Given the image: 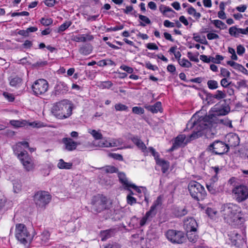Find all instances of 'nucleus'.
I'll use <instances>...</instances> for the list:
<instances>
[{
	"label": "nucleus",
	"mask_w": 248,
	"mask_h": 248,
	"mask_svg": "<svg viewBox=\"0 0 248 248\" xmlns=\"http://www.w3.org/2000/svg\"><path fill=\"white\" fill-rule=\"evenodd\" d=\"M230 111V108L228 106L219 109L215 107L213 108L214 113L211 115L200 117L197 114H194L186 124V128H194V131L190 138L195 139L201 137L203 134L202 131L210 127L214 116L226 115Z\"/></svg>",
	"instance_id": "nucleus-1"
},
{
	"label": "nucleus",
	"mask_w": 248,
	"mask_h": 248,
	"mask_svg": "<svg viewBox=\"0 0 248 248\" xmlns=\"http://www.w3.org/2000/svg\"><path fill=\"white\" fill-rule=\"evenodd\" d=\"M220 212L224 221L229 224H241L245 221L242 209L236 204H224L220 207Z\"/></svg>",
	"instance_id": "nucleus-2"
},
{
	"label": "nucleus",
	"mask_w": 248,
	"mask_h": 248,
	"mask_svg": "<svg viewBox=\"0 0 248 248\" xmlns=\"http://www.w3.org/2000/svg\"><path fill=\"white\" fill-rule=\"evenodd\" d=\"M72 109V104L69 101L63 100L54 104L51 112L56 118L64 119L71 115Z\"/></svg>",
	"instance_id": "nucleus-3"
},
{
	"label": "nucleus",
	"mask_w": 248,
	"mask_h": 248,
	"mask_svg": "<svg viewBox=\"0 0 248 248\" xmlns=\"http://www.w3.org/2000/svg\"><path fill=\"white\" fill-rule=\"evenodd\" d=\"M91 205L92 212L96 214L108 210L111 206V203L108 200L107 197L99 194L93 197Z\"/></svg>",
	"instance_id": "nucleus-4"
},
{
	"label": "nucleus",
	"mask_w": 248,
	"mask_h": 248,
	"mask_svg": "<svg viewBox=\"0 0 248 248\" xmlns=\"http://www.w3.org/2000/svg\"><path fill=\"white\" fill-rule=\"evenodd\" d=\"M188 189L192 197L197 201L203 199L206 195L204 187L196 181H191Z\"/></svg>",
	"instance_id": "nucleus-5"
},
{
	"label": "nucleus",
	"mask_w": 248,
	"mask_h": 248,
	"mask_svg": "<svg viewBox=\"0 0 248 248\" xmlns=\"http://www.w3.org/2000/svg\"><path fill=\"white\" fill-rule=\"evenodd\" d=\"M232 195L236 202H242L248 199V187L244 185H236L232 189Z\"/></svg>",
	"instance_id": "nucleus-6"
},
{
	"label": "nucleus",
	"mask_w": 248,
	"mask_h": 248,
	"mask_svg": "<svg viewBox=\"0 0 248 248\" xmlns=\"http://www.w3.org/2000/svg\"><path fill=\"white\" fill-rule=\"evenodd\" d=\"M16 237L23 244L31 241L32 236L30 233L26 226L23 224H17L16 226Z\"/></svg>",
	"instance_id": "nucleus-7"
},
{
	"label": "nucleus",
	"mask_w": 248,
	"mask_h": 248,
	"mask_svg": "<svg viewBox=\"0 0 248 248\" xmlns=\"http://www.w3.org/2000/svg\"><path fill=\"white\" fill-rule=\"evenodd\" d=\"M207 150L215 155H222L229 151V148L226 143L217 140L208 146Z\"/></svg>",
	"instance_id": "nucleus-8"
},
{
	"label": "nucleus",
	"mask_w": 248,
	"mask_h": 248,
	"mask_svg": "<svg viewBox=\"0 0 248 248\" xmlns=\"http://www.w3.org/2000/svg\"><path fill=\"white\" fill-rule=\"evenodd\" d=\"M49 84L47 80L40 78L35 80L31 86V89L34 95L38 96L44 94L48 89Z\"/></svg>",
	"instance_id": "nucleus-9"
},
{
	"label": "nucleus",
	"mask_w": 248,
	"mask_h": 248,
	"mask_svg": "<svg viewBox=\"0 0 248 248\" xmlns=\"http://www.w3.org/2000/svg\"><path fill=\"white\" fill-rule=\"evenodd\" d=\"M51 196L46 191L37 192L34 196V201L39 207H44L50 201Z\"/></svg>",
	"instance_id": "nucleus-10"
},
{
	"label": "nucleus",
	"mask_w": 248,
	"mask_h": 248,
	"mask_svg": "<svg viewBox=\"0 0 248 248\" xmlns=\"http://www.w3.org/2000/svg\"><path fill=\"white\" fill-rule=\"evenodd\" d=\"M18 159L26 170L30 171L34 169V164L33 160L28 153H25V155H19Z\"/></svg>",
	"instance_id": "nucleus-11"
},
{
	"label": "nucleus",
	"mask_w": 248,
	"mask_h": 248,
	"mask_svg": "<svg viewBox=\"0 0 248 248\" xmlns=\"http://www.w3.org/2000/svg\"><path fill=\"white\" fill-rule=\"evenodd\" d=\"M206 186L209 192L213 195H216L222 190L220 185L217 182V179L215 177L207 182Z\"/></svg>",
	"instance_id": "nucleus-12"
},
{
	"label": "nucleus",
	"mask_w": 248,
	"mask_h": 248,
	"mask_svg": "<svg viewBox=\"0 0 248 248\" xmlns=\"http://www.w3.org/2000/svg\"><path fill=\"white\" fill-rule=\"evenodd\" d=\"M184 226L186 232H197L198 223L193 217H187L184 220Z\"/></svg>",
	"instance_id": "nucleus-13"
},
{
	"label": "nucleus",
	"mask_w": 248,
	"mask_h": 248,
	"mask_svg": "<svg viewBox=\"0 0 248 248\" xmlns=\"http://www.w3.org/2000/svg\"><path fill=\"white\" fill-rule=\"evenodd\" d=\"M229 236L232 244L237 247L242 246L245 242L244 237L236 232H232Z\"/></svg>",
	"instance_id": "nucleus-14"
},
{
	"label": "nucleus",
	"mask_w": 248,
	"mask_h": 248,
	"mask_svg": "<svg viewBox=\"0 0 248 248\" xmlns=\"http://www.w3.org/2000/svg\"><path fill=\"white\" fill-rule=\"evenodd\" d=\"M68 91V87L67 84L63 81H57L54 88L53 94L55 95L63 94Z\"/></svg>",
	"instance_id": "nucleus-15"
},
{
	"label": "nucleus",
	"mask_w": 248,
	"mask_h": 248,
	"mask_svg": "<svg viewBox=\"0 0 248 248\" xmlns=\"http://www.w3.org/2000/svg\"><path fill=\"white\" fill-rule=\"evenodd\" d=\"M227 140V143L229 149L230 147H235L238 146L240 143V139L238 136L234 133H230L226 137Z\"/></svg>",
	"instance_id": "nucleus-16"
},
{
	"label": "nucleus",
	"mask_w": 248,
	"mask_h": 248,
	"mask_svg": "<svg viewBox=\"0 0 248 248\" xmlns=\"http://www.w3.org/2000/svg\"><path fill=\"white\" fill-rule=\"evenodd\" d=\"M62 142L64 144V149L70 152L76 150L78 145V142L70 138H63L62 139Z\"/></svg>",
	"instance_id": "nucleus-17"
},
{
	"label": "nucleus",
	"mask_w": 248,
	"mask_h": 248,
	"mask_svg": "<svg viewBox=\"0 0 248 248\" xmlns=\"http://www.w3.org/2000/svg\"><path fill=\"white\" fill-rule=\"evenodd\" d=\"M186 136L185 135H179L174 140L173 145L171 146V151L179 148L184 147L186 144L185 141Z\"/></svg>",
	"instance_id": "nucleus-18"
},
{
	"label": "nucleus",
	"mask_w": 248,
	"mask_h": 248,
	"mask_svg": "<svg viewBox=\"0 0 248 248\" xmlns=\"http://www.w3.org/2000/svg\"><path fill=\"white\" fill-rule=\"evenodd\" d=\"M185 240L184 234L182 232L171 230V242L181 244Z\"/></svg>",
	"instance_id": "nucleus-19"
},
{
	"label": "nucleus",
	"mask_w": 248,
	"mask_h": 248,
	"mask_svg": "<svg viewBox=\"0 0 248 248\" xmlns=\"http://www.w3.org/2000/svg\"><path fill=\"white\" fill-rule=\"evenodd\" d=\"M157 210L154 209V207H150L149 211L146 213L145 216H144L140 220V224L141 226L144 225L146 222L148 220H151L154 217L157 213Z\"/></svg>",
	"instance_id": "nucleus-20"
},
{
	"label": "nucleus",
	"mask_w": 248,
	"mask_h": 248,
	"mask_svg": "<svg viewBox=\"0 0 248 248\" xmlns=\"http://www.w3.org/2000/svg\"><path fill=\"white\" fill-rule=\"evenodd\" d=\"M229 34L235 37H238L240 34H247V31L246 28L245 29L237 28L236 26H232L230 28L229 30Z\"/></svg>",
	"instance_id": "nucleus-21"
},
{
	"label": "nucleus",
	"mask_w": 248,
	"mask_h": 248,
	"mask_svg": "<svg viewBox=\"0 0 248 248\" xmlns=\"http://www.w3.org/2000/svg\"><path fill=\"white\" fill-rule=\"evenodd\" d=\"M131 140L143 153L147 152V147L145 144L138 136L131 137Z\"/></svg>",
	"instance_id": "nucleus-22"
},
{
	"label": "nucleus",
	"mask_w": 248,
	"mask_h": 248,
	"mask_svg": "<svg viewBox=\"0 0 248 248\" xmlns=\"http://www.w3.org/2000/svg\"><path fill=\"white\" fill-rule=\"evenodd\" d=\"M9 81L11 86L18 88L22 85L23 79L18 76H11L9 78Z\"/></svg>",
	"instance_id": "nucleus-23"
},
{
	"label": "nucleus",
	"mask_w": 248,
	"mask_h": 248,
	"mask_svg": "<svg viewBox=\"0 0 248 248\" xmlns=\"http://www.w3.org/2000/svg\"><path fill=\"white\" fill-rule=\"evenodd\" d=\"M13 150L15 155L19 158V156L20 155H25V153H28L26 151H25L22 147L21 143L19 142L13 146Z\"/></svg>",
	"instance_id": "nucleus-24"
},
{
	"label": "nucleus",
	"mask_w": 248,
	"mask_h": 248,
	"mask_svg": "<svg viewBox=\"0 0 248 248\" xmlns=\"http://www.w3.org/2000/svg\"><path fill=\"white\" fill-rule=\"evenodd\" d=\"M144 108L153 113H156L161 108V103L160 102H157L154 105H145Z\"/></svg>",
	"instance_id": "nucleus-25"
},
{
	"label": "nucleus",
	"mask_w": 248,
	"mask_h": 248,
	"mask_svg": "<svg viewBox=\"0 0 248 248\" xmlns=\"http://www.w3.org/2000/svg\"><path fill=\"white\" fill-rule=\"evenodd\" d=\"M188 213L186 208L176 207L173 209L172 214L175 217H181L186 215Z\"/></svg>",
	"instance_id": "nucleus-26"
},
{
	"label": "nucleus",
	"mask_w": 248,
	"mask_h": 248,
	"mask_svg": "<svg viewBox=\"0 0 248 248\" xmlns=\"http://www.w3.org/2000/svg\"><path fill=\"white\" fill-rule=\"evenodd\" d=\"M93 46L90 44L82 45L79 48V52L83 55H88L92 53Z\"/></svg>",
	"instance_id": "nucleus-27"
},
{
	"label": "nucleus",
	"mask_w": 248,
	"mask_h": 248,
	"mask_svg": "<svg viewBox=\"0 0 248 248\" xmlns=\"http://www.w3.org/2000/svg\"><path fill=\"white\" fill-rule=\"evenodd\" d=\"M156 164L161 167V170L163 173H166L170 167V163L163 159H158L156 162Z\"/></svg>",
	"instance_id": "nucleus-28"
},
{
	"label": "nucleus",
	"mask_w": 248,
	"mask_h": 248,
	"mask_svg": "<svg viewBox=\"0 0 248 248\" xmlns=\"http://www.w3.org/2000/svg\"><path fill=\"white\" fill-rule=\"evenodd\" d=\"M118 177L120 182L123 184L124 188L128 189L129 186L132 183L128 181L125 174L123 172H120L118 173Z\"/></svg>",
	"instance_id": "nucleus-29"
},
{
	"label": "nucleus",
	"mask_w": 248,
	"mask_h": 248,
	"mask_svg": "<svg viewBox=\"0 0 248 248\" xmlns=\"http://www.w3.org/2000/svg\"><path fill=\"white\" fill-rule=\"evenodd\" d=\"M72 163L70 162H65L62 159H60L57 164V167L60 169L69 170L71 169Z\"/></svg>",
	"instance_id": "nucleus-30"
},
{
	"label": "nucleus",
	"mask_w": 248,
	"mask_h": 248,
	"mask_svg": "<svg viewBox=\"0 0 248 248\" xmlns=\"http://www.w3.org/2000/svg\"><path fill=\"white\" fill-rule=\"evenodd\" d=\"M114 233V230H106L101 232L102 241H105L110 238Z\"/></svg>",
	"instance_id": "nucleus-31"
},
{
	"label": "nucleus",
	"mask_w": 248,
	"mask_h": 248,
	"mask_svg": "<svg viewBox=\"0 0 248 248\" xmlns=\"http://www.w3.org/2000/svg\"><path fill=\"white\" fill-rule=\"evenodd\" d=\"M10 124L15 127H21L27 125V122L25 120H11Z\"/></svg>",
	"instance_id": "nucleus-32"
},
{
	"label": "nucleus",
	"mask_w": 248,
	"mask_h": 248,
	"mask_svg": "<svg viewBox=\"0 0 248 248\" xmlns=\"http://www.w3.org/2000/svg\"><path fill=\"white\" fill-rule=\"evenodd\" d=\"M113 84L110 81H99L97 83V86L100 89H109Z\"/></svg>",
	"instance_id": "nucleus-33"
},
{
	"label": "nucleus",
	"mask_w": 248,
	"mask_h": 248,
	"mask_svg": "<svg viewBox=\"0 0 248 248\" xmlns=\"http://www.w3.org/2000/svg\"><path fill=\"white\" fill-rule=\"evenodd\" d=\"M89 133L91 134L93 138L96 140H99L103 138V135L100 131H96L94 129H89L88 130Z\"/></svg>",
	"instance_id": "nucleus-34"
},
{
	"label": "nucleus",
	"mask_w": 248,
	"mask_h": 248,
	"mask_svg": "<svg viewBox=\"0 0 248 248\" xmlns=\"http://www.w3.org/2000/svg\"><path fill=\"white\" fill-rule=\"evenodd\" d=\"M197 232H186V236L188 240L192 243H195L198 239V236L196 234Z\"/></svg>",
	"instance_id": "nucleus-35"
},
{
	"label": "nucleus",
	"mask_w": 248,
	"mask_h": 248,
	"mask_svg": "<svg viewBox=\"0 0 248 248\" xmlns=\"http://www.w3.org/2000/svg\"><path fill=\"white\" fill-rule=\"evenodd\" d=\"M110 143V139L108 140L107 139L102 138L100 139L96 145L100 147H111L109 146Z\"/></svg>",
	"instance_id": "nucleus-36"
},
{
	"label": "nucleus",
	"mask_w": 248,
	"mask_h": 248,
	"mask_svg": "<svg viewBox=\"0 0 248 248\" xmlns=\"http://www.w3.org/2000/svg\"><path fill=\"white\" fill-rule=\"evenodd\" d=\"M49 232L46 231L43 232L39 236V238L41 240L42 244L46 243L49 240Z\"/></svg>",
	"instance_id": "nucleus-37"
},
{
	"label": "nucleus",
	"mask_w": 248,
	"mask_h": 248,
	"mask_svg": "<svg viewBox=\"0 0 248 248\" xmlns=\"http://www.w3.org/2000/svg\"><path fill=\"white\" fill-rule=\"evenodd\" d=\"M213 97L217 100H220L225 98L226 97V92L225 90H217Z\"/></svg>",
	"instance_id": "nucleus-38"
},
{
	"label": "nucleus",
	"mask_w": 248,
	"mask_h": 248,
	"mask_svg": "<svg viewBox=\"0 0 248 248\" xmlns=\"http://www.w3.org/2000/svg\"><path fill=\"white\" fill-rule=\"evenodd\" d=\"M139 17L140 19L142 21V22H140V25L142 27H145L146 26V24H149L151 23L150 19L145 16L139 15Z\"/></svg>",
	"instance_id": "nucleus-39"
},
{
	"label": "nucleus",
	"mask_w": 248,
	"mask_h": 248,
	"mask_svg": "<svg viewBox=\"0 0 248 248\" xmlns=\"http://www.w3.org/2000/svg\"><path fill=\"white\" fill-rule=\"evenodd\" d=\"M212 22L217 28L220 29H226L227 28V25L221 20H213Z\"/></svg>",
	"instance_id": "nucleus-40"
},
{
	"label": "nucleus",
	"mask_w": 248,
	"mask_h": 248,
	"mask_svg": "<svg viewBox=\"0 0 248 248\" xmlns=\"http://www.w3.org/2000/svg\"><path fill=\"white\" fill-rule=\"evenodd\" d=\"M123 140L121 139H110V144H109L111 147H117L120 146L123 143Z\"/></svg>",
	"instance_id": "nucleus-41"
},
{
	"label": "nucleus",
	"mask_w": 248,
	"mask_h": 248,
	"mask_svg": "<svg viewBox=\"0 0 248 248\" xmlns=\"http://www.w3.org/2000/svg\"><path fill=\"white\" fill-rule=\"evenodd\" d=\"M103 170L106 173H116L118 171V169L113 166H107L105 167L102 168Z\"/></svg>",
	"instance_id": "nucleus-42"
},
{
	"label": "nucleus",
	"mask_w": 248,
	"mask_h": 248,
	"mask_svg": "<svg viewBox=\"0 0 248 248\" xmlns=\"http://www.w3.org/2000/svg\"><path fill=\"white\" fill-rule=\"evenodd\" d=\"M208 87L211 90H215L218 87V82L215 80H209L207 83Z\"/></svg>",
	"instance_id": "nucleus-43"
},
{
	"label": "nucleus",
	"mask_w": 248,
	"mask_h": 248,
	"mask_svg": "<svg viewBox=\"0 0 248 248\" xmlns=\"http://www.w3.org/2000/svg\"><path fill=\"white\" fill-rule=\"evenodd\" d=\"M162 203V197L161 196H158L156 200L154 202L153 204L151 207H154V209L157 210L158 207H160Z\"/></svg>",
	"instance_id": "nucleus-44"
},
{
	"label": "nucleus",
	"mask_w": 248,
	"mask_h": 248,
	"mask_svg": "<svg viewBox=\"0 0 248 248\" xmlns=\"http://www.w3.org/2000/svg\"><path fill=\"white\" fill-rule=\"evenodd\" d=\"M115 62L110 59L103 60L99 62V66L114 65Z\"/></svg>",
	"instance_id": "nucleus-45"
},
{
	"label": "nucleus",
	"mask_w": 248,
	"mask_h": 248,
	"mask_svg": "<svg viewBox=\"0 0 248 248\" xmlns=\"http://www.w3.org/2000/svg\"><path fill=\"white\" fill-rule=\"evenodd\" d=\"M72 40L77 42H85L86 39L84 38V34H78V35L73 36Z\"/></svg>",
	"instance_id": "nucleus-46"
},
{
	"label": "nucleus",
	"mask_w": 248,
	"mask_h": 248,
	"mask_svg": "<svg viewBox=\"0 0 248 248\" xmlns=\"http://www.w3.org/2000/svg\"><path fill=\"white\" fill-rule=\"evenodd\" d=\"M193 39L199 43H200L202 44H207V42L206 40L205 37H203L202 39H201L200 35H197L196 33L193 34Z\"/></svg>",
	"instance_id": "nucleus-47"
},
{
	"label": "nucleus",
	"mask_w": 248,
	"mask_h": 248,
	"mask_svg": "<svg viewBox=\"0 0 248 248\" xmlns=\"http://www.w3.org/2000/svg\"><path fill=\"white\" fill-rule=\"evenodd\" d=\"M71 25V22L70 21H66L63 24H62L59 27L58 29V32H61L64 31L67 28H68Z\"/></svg>",
	"instance_id": "nucleus-48"
},
{
	"label": "nucleus",
	"mask_w": 248,
	"mask_h": 248,
	"mask_svg": "<svg viewBox=\"0 0 248 248\" xmlns=\"http://www.w3.org/2000/svg\"><path fill=\"white\" fill-rule=\"evenodd\" d=\"M179 63L180 65L184 67L189 68L192 65L191 62L187 60L183 59L182 60H179Z\"/></svg>",
	"instance_id": "nucleus-49"
},
{
	"label": "nucleus",
	"mask_w": 248,
	"mask_h": 248,
	"mask_svg": "<svg viewBox=\"0 0 248 248\" xmlns=\"http://www.w3.org/2000/svg\"><path fill=\"white\" fill-rule=\"evenodd\" d=\"M41 23L45 26H48L53 23V20L51 18H46L45 17L41 18L40 20Z\"/></svg>",
	"instance_id": "nucleus-50"
},
{
	"label": "nucleus",
	"mask_w": 248,
	"mask_h": 248,
	"mask_svg": "<svg viewBox=\"0 0 248 248\" xmlns=\"http://www.w3.org/2000/svg\"><path fill=\"white\" fill-rule=\"evenodd\" d=\"M115 108L117 111H127L128 107L121 103L116 104L114 106Z\"/></svg>",
	"instance_id": "nucleus-51"
},
{
	"label": "nucleus",
	"mask_w": 248,
	"mask_h": 248,
	"mask_svg": "<svg viewBox=\"0 0 248 248\" xmlns=\"http://www.w3.org/2000/svg\"><path fill=\"white\" fill-rule=\"evenodd\" d=\"M148 150L149 152L152 154V155L154 157L155 159V162H157V160L158 159H160V158H159V155L158 152H156L155 149L152 147H150L148 148Z\"/></svg>",
	"instance_id": "nucleus-52"
},
{
	"label": "nucleus",
	"mask_w": 248,
	"mask_h": 248,
	"mask_svg": "<svg viewBox=\"0 0 248 248\" xmlns=\"http://www.w3.org/2000/svg\"><path fill=\"white\" fill-rule=\"evenodd\" d=\"M198 55L199 53H198L197 55H194L191 52H188L187 53V57L190 59V60L196 62H199V60L198 58Z\"/></svg>",
	"instance_id": "nucleus-53"
},
{
	"label": "nucleus",
	"mask_w": 248,
	"mask_h": 248,
	"mask_svg": "<svg viewBox=\"0 0 248 248\" xmlns=\"http://www.w3.org/2000/svg\"><path fill=\"white\" fill-rule=\"evenodd\" d=\"M132 111L136 114H142L144 112L143 108L141 107H134L132 108Z\"/></svg>",
	"instance_id": "nucleus-54"
},
{
	"label": "nucleus",
	"mask_w": 248,
	"mask_h": 248,
	"mask_svg": "<svg viewBox=\"0 0 248 248\" xmlns=\"http://www.w3.org/2000/svg\"><path fill=\"white\" fill-rule=\"evenodd\" d=\"M217 211L213 208L208 207L206 209V213L209 216L213 217L217 214Z\"/></svg>",
	"instance_id": "nucleus-55"
},
{
	"label": "nucleus",
	"mask_w": 248,
	"mask_h": 248,
	"mask_svg": "<svg viewBox=\"0 0 248 248\" xmlns=\"http://www.w3.org/2000/svg\"><path fill=\"white\" fill-rule=\"evenodd\" d=\"M109 156L119 161H122L123 160V156L119 154H116V153H110L109 154Z\"/></svg>",
	"instance_id": "nucleus-56"
},
{
	"label": "nucleus",
	"mask_w": 248,
	"mask_h": 248,
	"mask_svg": "<svg viewBox=\"0 0 248 248\" xmlns=\"http://www.w3.org/2000/svg\"><path fill=\"white\" fill-rule=\"evenodd\" d=\"M126 199L127 203L130 205H133V204L136 203V198L130 195L127 196Z\"/></svg>",
	"instance_id": "nucleus-57"
},
{
	"label": "nucleus",
	"mask_w": 248,
	"mask_h": 248,
	"mask_svg": "<svg viewBox=\"0 0 248 248\" xmlns=\"http://www.w3.org/2000/svg\"><path fill=\"white\" fill-rule=\"evenodd\" d=\"M220 74L223 77L228 78L230 76V72L226 69L222 68L220 69Z\"/></svg>",
	"instance_id": "nucleus-58"
},
{
	"label": "nucleus",
	"mask_w": 248,
	"mask_h": 248,
	"mask_svg": "<svg viewBox=\"0 0 248 248\" xmlns=\"http://www.w3.org/2000/svg\"><path fill=\"white\" fill-rule=\"evenodd\" d=\"M171 53H173L176 59H179L181 56L180 52L174 47H171Z\"/></svg>",
	"instance_id": "nucleus-59"
},
{
	"label": "nucleus",
	"mask_w": 248,
	"mask_h": 248,
	"mask_svg": "<svg viewBox=\"0 0 248 248\" xmlns=\"http://www.w3.org/2000/svg\"><path fill=\"white\" fill-rule=\"evenodd\" d=\"M120 69L123 70L124 71L129 74H131L133 72V69L132 67H129V66L125 65H121L120 66Z\"/></svg>",
	"instance_id": "nucleus-60"
},
{
	"label": "nucleus",
	"mask_w": 248,
	"mask_h": 248,
	"mask_svg": "<svg viewBox=\"0 0 248 248\" xmlns=\"http://www.w3.org/2000/svg\"><path fill=\"white\" fill-rule=\"evenodd\" d=\"M207 38L208 40H213V39H217L219 38V36L217 34L215 33H208L207 34Z\"/></svg>",
	"instance_id": "nucleus-61"
},
{
	"label": "nucleus",
	"mask_w": 248,
	"mask_h": 248,
	"mask_svg": "<svg viewBox=\"0 0 248 248\" xmlns=\"http://www.w3.org/2000/svg\"><path fill=\"white\" fill-rule=\"evenodd\" d=\"M245 52V47L241 45L237 46V53L239 55H242Z\"/></svg>",
	"instance_id": "nucleus-62"
},
{
	"label": "nucleus",
	"mask_w": 248,
	"mask_h": 248,
	"mask_svg": "<svg viewBox=\"0 0 248 248\" xmlns=\"http://www.w3.org/2000/svg\"><path fill=\"white\" fill-rule=\"evenodd\" d=\"M3 94L4 96L10 102H13L15 100L14 95L11 93L4 92Z\"/></svg>",
	"instance_id": "nucleus-63"
},
{
	"label": "nucleus",
	"mask_w": 248,
	"mask_h": 248,
	"mask_svg": "<svg viewBox=\"0 0 248 248\" xmlns=\"http://www.w3.org/2000/svg\"><path fill=\"white\" fill-rule=\"evenodd\" d=\"M146 47L147 48L150 50H157L158 47L157 46L153 43H150L146 45Z\"/></svg>",
	"instance_id": "nucleus-64"
}]
</instances>
